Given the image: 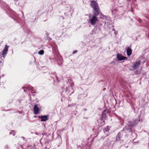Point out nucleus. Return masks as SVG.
Returning <instances> with one entry per match:
<instances>
[{"mask_svg":"<svg viewBox=\"0 0 149 149\" xmlns=\"http://www.w3.org/2000/svg\"><path fill=\"white\" fill-rule=\"evenodd\" d=\"M108 135H109L108 134L107 135V136H108Z\"/></svg>","mask_w":149,"mask_h":149,"instance_id":"nucleus-20","label":"nucleus"},{"mask_svg":"<svg viewBox=\"0 0 149 149\" xmlns=\"http://www.w3.org/2000/svg\"><path fill=\"white\" fill-rule=\"evenodd\" d=\"M110 130L109 127L107 126L105 127L104 129V132L105 133V132H109Z\"/></svg>","mask_w":149,"mask_h":149,"instance_id":"nucleus-11","label":"nucleus"},{"mask_svg":"<svg viewBox=\"0 0 149 149\" xmlns=\"http://www.w3.org/2000/svg\"><path fill=\"white\" fill-rule=\"evenodd\" d=\"M74 85L73 84H71V86H72V87L74 86Z\"/></svg>","mask_w":149,"mask_h":149,"instance_id":"nucleus-17","label":"nucleus"},{"mask_svg":"<svg viewBox=\"0 0 149 149\" xmlns=\"http://www.w3.org/2000/svg\"><path fill=\"white\" fill-rule=\"evenodd\" d=\"M126 131H127V130H123L121 131V132H126Z\"/></svg>","mask_w":149,"mask_h":149,"instance_id":"nucleus-16","label":"nucleus"},{"mask_svg":"<svg viewBox=\"0 0 149 149\" xmlns=\"http://www.w3.org/2000/svg\"><path fill=\"white\" fill-rule=\"evenodd\" d=\"M126 50L127 55L128 56L131 55L132 53V50L129 47H127Z\"/></svg>","mask_w":149,"mask_h":149,"instance_id":"nucleus-8","label":"nucleus"},{"mask_svg":"<svg viewBox=\"0 0 149 149\" xmlns=\"http://www.w3.org/2000/svg\"><path fill=\"white\" fill-rule=\"evenodd\" d=\"M8 47V46L6 45L1 52L2 56L4 58H5L6 55L7 54Z\"/></svg>","mask_w":149,"mask_h":149,"instance_id":"nucleus-3","label":"nucleus"},{"mask_svg":"<svg viewBox=\"0 0 149 149\" xmlns=\"http://www.w3.org/2000/svg\"><path fill=\"white\" fill-rule=\"evenodd\" d=\"M113 31H115V29L114 28H113L112 29Z\"/></svg>","mask_w":149,"mask_h":149,"instance_id":"nucleus-18","label":"nucleus"},{"mask_svg":"<svg viewBox=\"0 0 149 149\" xmlns=\"http://www.w3.org/2000/svg\"><path fill=\"white\" fill-rule=\"evenodd\" d=\"M100 13H93V15L90 14L89 15V21L91 24L92 25H95L98 21L97 16Z\"/></svg>","mask_w":149,"mask_h":149,"instance_id":"nucleus-1","label":"nucleus"},{"mask_svg":"<svg viewBox=\"0 0 149 149\" xmlns=\"http://www.w3.org/2000/svg\"><path fill=\"white\" fill-rule=\"evenodd\" d=\"M3 60L2 59L1 57H0V63H3Z\"/></svg>","mask_w":149,"mask_h":149,"instance_id":"nucleus-14","label":"nucleus"},{"mask_svg":"<svg viewBox=\"0 0 149 149\" xmlns=\"http://www.w3.org/2000/svg\"><path fill=\"white\" fill-rule=\"evenodd\" d=\"M141 62L140 61H136L133 63V65L132 67L134 69H136L138 68L140 65Z\"/></svg>","mask_w":149,"mask_h":149,"instance_id":"nucleus-6","label":"nucleus"},{"mask_svg":"<svg viewBox=\"0 0 149 149\" xmlns=\"http://www.w3.org/2000/svg\"><path fill=\"white\" fill-rule=\"evenodd\" d=\"M38 53L40 55H42L44 53V51L43 50H41L38 52Z\"/></svg>","mask_w":149,"mask_h":149,"instance_id":"nucleus-13","label":"nucleus"},{"mask_svg":"<svg viewBox=\"0 0 149 149\" xmlns=\"http://www.w3.org/2000/svg\"><path fill=\"white\" fill-rule=\"evenodd\" d=\"M39 117H40L41 119V121H45L48 120V119L47 116H41Z\"/></svg>","mask_w":149,"mask_h":149,"instance_id":"nucleus-9","label":"nucleus"},{"mask_svg":"<svg viewBox=\"0 0 149 149\" xmlns=\"http://www.w3.org/2000/svg\"><path fill=\"white\" fill-rule=\"evenodd\" d=\"M117 58L119 61H121L125 59H127V58L125 56H124L121 54H118L116 56Z\"/></svg>","mask_w":149,"mask_h":149,"instance_id":"nucleus-4","label":"nucleus"},{"mask_svg":"<svg viewBox=\"0 0 149 149\" xmlns=\"http://www.w3.org/2000/svg\"><path fill=\"white\" fill-rule=\"evenodd\" d=\"M121 135V133L120 132H119L117 135L116 136V140H119L120 138V136Z\"/></svg>","mask_w":149,"mask_h":149,"instance_id":"nucleus-12","label":"nucleus"},{"mask_svg":"<svg viewBox=\"0 0 149 149\" xmlns=\"http://www.w3.org/2000/svg\"><path fill=\"white\" fill-rule=\"evenodd\" d=\"M90 6L94 10L93 13H100V8L98 4L95 1H91L90 3Z\"/></svg>","mask_w":149,"mask_h":149,"instance_id":"nucleus-2","label":"nucleus"},{"mask_svg":"<svg viewBox=\"0 0 149 149\" xmlns=\"http://www.w3.org/2000/svg\"><path fill=\"white\" fill-rule=\"evenodd\" d=\"M33 109L34 114H36L38 113L39 111V109L38 107L37 104H35L34 105Z\"/></svg>","mask_w":149,"mask_h":149,"instance_id":"nucleus-7","label":"nucleus"},{"mask_svg":"<svg viewBox=\"0 0 149 149\" xmlns=\"http://www.w3.org/2000/svg\"><path fill=\"white\" fill-rule=\"evenodd\" d=\"M138 121V120L137 119H135L133 122H129L127 124L130 127H133L136 124Z\"/></svg>","mask_w":149,"mask_h":149,"instance_id":"nucleus-5","label":"nucleus"},{"mask_svg":"<svg viewBox=\"0 0 149 149\" xmlns=\"http://www.w3.org/2000/svg\"><path fill=\"white\" fill-rule=\"evenodd\" d=\"M114 33L115 34V36H116L117 34V33L116 31Z\"/></svg>","mask_w":149,"mask_h":149,"instance_id":"nucleus-19","label":"nucleus"},{"mask_svg":"<svg viewBox=\"0 0 149 149\" xmlns=\"http://www.w3.org/2000/svg\"><path fill=\"white\" fill-rule=\"evenodd\" d=\"M77 52V50H74L73 52V54H74Z\"/></svg>","mask_w":149,"mask_h":149,"instance_id":"nucleus-15","label":"nucleus"},{"mask_svg":"<svg viewBox=\"0 0 149 149\" xmlns=\"http://www.w3.org/2000/svg\"><path fill=\"white\" fill-rule=\"evenodd\" d=\"M63 61L61 57H59V59L57 60V63L59 65H61L62 64Z\"/></svg>","mask_w":149,"mask_h":149,"instance_id":"nucleus-10","label":"nucleus"}]
</instances>
